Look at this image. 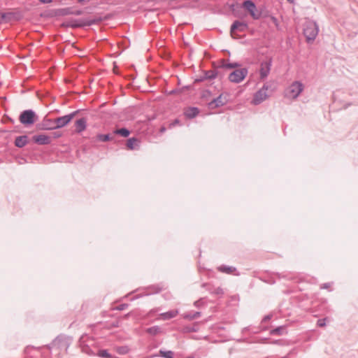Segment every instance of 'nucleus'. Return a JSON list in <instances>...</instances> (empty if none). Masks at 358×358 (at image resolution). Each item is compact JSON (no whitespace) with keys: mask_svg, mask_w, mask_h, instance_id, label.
Wrapping results in <instances>:
<instances>
[{"mask_svg":"<svg viewBox=\"0 0 358 358\" xmlns=\"http://www.w3.org/2000/svg\"><path fill=\"white\" fill-rule=\"evenodd\" d=\"M272 66V59L268 58L262 61L260 64L259 74L261 80L266 79L269 75L271 68Z\"/></svg>","mask_w":358,"mask_h":358,"instance_id":"7","label":"nucleus"},{"mask_svg":"<svg viewBox=\"0 0 358 358\" xmlns=\"http://www.w3.org/2000/svg\"><path fill=\"white\" fill-rule=\"evenodd\" d=\"M248 73V69L245 68L236 69L229 75V80L232 83H239L244 80Z\"/></svg>","mask_w":358,"mask_h":358,"instance_id":"4","label":"nucleus"},{"mask_svg":"<svg viewBox=\"0 0 358 358\" xmlns=\"http://www.w3.org/2000/svg\"><path fill=\"white\" fill-rule=\"evenodd\" d=\"M217 269L220 272L228 273V274H231V273H234V271H236V270L235 267L228 266H224V265H222V266H219Z\"/></svg>","mask_w":358,"mask_h":358,"instance_id":"18","label":"nucleus"},{"mask_svg":"<svg viewBox=\"0 0 358 358\" xmlns=\"http://www.w3.org/2000/svg\"><path fill=\"white\" fill-rule=\"evenodd\" d=\"M227 103L225 98H223V94H220L217 98L213 99L208 103L210 109H215L224 106Z\"/></svg>","mask_w":358,"mask_h":358,"instance_id":"9","label":"nucleus"},{"mask_svg":"<svg viewBox=\"0 0 358 358\" xmlns=\"http://www.w3.org/2000/svg\"><path fill=\"white\" fill-rule=\"evenodd\" d=\"M39 1L43 3H50L52 2V0H39Z\"/></svg>","mask_w":358,"mask_h":358,"instance_id":"34","label":"nucleus"},{"mask_svg":"<svg viewBox=\"0 0 358 358\" xmlns=\"http://www.w3.org/2000/svg\"><path fill=\"white\" fill-rule=\"evenodd\" d=\"M140 145V141L136 138H131L127 140V146L129 150L138 149Z\"/></svg>","mask_w":358,"mask_h":358,"instance_id":"15","label":"nucleus"},{"mask_svg":"<svg viewBox=\"0 0 358 358\" xmlns=\"http://www.w3.org/2000/svg\"><path fill=\"white\" fill-rule=\"evenodd\" d=\"M116 350L120 355H124L127 353L129 351L127 347H119L117 348Z\"/></svg>","mask_w":358,"mask_h":358,"instance_id":"27","label":"nucleus"},{"mask_svg":"<svg viewBox=\"0 0 358 358\" xmlns=\"http://www.w3.org/2000/svg\"><path fill=\"white\" fill-rule=\"evenodd\" d=\"M28 143V137L26 135L17 136L15 140V145L17 148H23Z\"/></svg>","mask_w":358,"mask_h":358,"instance_id":"14","label":"nucleus"},{"mask_svg":"<svg viewBox=\"0 0 358 358\" xmlns=\"http://www.w3.org/2000/svg\"><path fill=\"white\" fill-rule=\"evenodd\" d=\"M11 15V13H0V24L6 22Z\"/></svg>","mask_w":358,"mask_h":358,"instance_id":"24","label":"nucleus"},{"mask_svg":"<svg viewBox=\"0 0 358 358\" xmlns=\"http://www.w3.org/2000/svg\"><path fill=\"white\" fill-rule=\"evenodd\" d=\"M243 7L249 12L254 20H258L261 17L262 12L257 9L253 1L250 0L245 1Z\"/></svg>","mask_w":358,"mask_h":358,"instance_id":"6","label":"nucleus"},{"mask_svg":"<svg viewBox=\"0 0 358 358\" xmlns=\"http://www.w3.org/2000/svg\"><path fill=\"white\" fill-rule=\"evenodd\" d=\"M166 127H162L160 128V129H159V131H160L161 133H164V132H165V131H166Z\"/></svg>","mask_w":358,"mask_h":358,"instance_id":"36","label":"nucleus"},{"mask_svg":"<svg viewBox=\"0 0 358 358\" xmlns=\"http://www.w3.org/2000/svg\"><path fill=\"white\" fill-rule=\"evenodd\" d=\"M19 120L21 124L25 126H29L32 125L38 120V116L32 110H25L21 113Z\"/></svg>","mask_w":358,"mask_h":358,"instance_id":"2","label":"nucleus"},{"mask_svg":"<svg viewBox=\"0 0 358 358\" xmlns=\"http://www.w3.org/2000/svg\"><path fill=\"white\" fill-rule=\"evenodd\" d=\"M127 305H126V304L120 305V306L118 307V310H124V309L125 308V307H127Z\"/></svg>","mask_w":358,"mask_h":358,"instance_id":"35","label":"nucleus"},{"mask_svg":"<svg viewBox=\"0 0 358 358\" xmlns=\"http://www.w3.org/2000/svg\"><path fill=\"white\" fill-rule=\"evenodd\" d=\"M64 14H75L76 15H80L82 14V11L81 10H78L76 12H69V11H65L64 13Z\"/></svg>","mask_w":358,"mask_h":358,"instance_id":"31","label":"nucleus"},{"mask_svg":"<svg viewBox=\"0 0 358 358\" xmlns=\"http://www.w3.org/2000/svg\"><path fill=\"white\" fill-rule=\"evenodd\" d=\"M287 1L291 3V4H294V0H287Z\"/></svg>","mask_w":358,"mask_h":358,"instance_id":"38","label":"nucleus"},{"mask_svg":"<svg viewBox=\"0 0 358 358\" xmlns=\"http://www.w3.org/2000/svg\"><path fill=\"white\" fill-rule=\"evenodd\" d=\"M33 141L38 145H48L51 143V138L45 134H39L34 136Z\"/></svg>","mask_w":358,"mask_h":358,"instance_id":"12","label":"nucleus"},{"mask_svg":"<svg viewBox=\"0 0 358 358\" xmlns=\"http://www.w3.org/2000/svg\"><path fill=\"white\" fill-rule=\"evenodd\" d=\"M270 319V317L269 316H266L264 317V320H269Z\"/></svg>","mask_w":358,"mask_h":358,"instance_id":"40","label":"nucleus"},{"mask_svg":"<svg viewBox=\"0 0 358 358\" xmlns=\"http://www.w3.org/2000/svg\"><path fill=\"white\" fill-rule=\"evenodd\" d=\"M159 352V355L164 358H172V355H173V352L171 350L166 351L160 350Z\"/></svg>","mask_w":358,"mask_h":358,"instance_id":"23","label":"nucleus"},{"mask_svg":"<svg viewBox=\"0 0 358 358\" xmlns=\"http://www.w3.org/2000/svg\"><path fill=\"white\" fill-rule=\"evenodd\" d=\"M178 314V310H170V311H168L166 313H161L159 316L162 320H169V319L175 317Z\"/></svg>","mask_w":358,"mask_h":358,"instance_id":"16","label":"nucleus"},{"mask_svg":"<svg viewBox=\"0 0 358 358\" xmlns=\"http://www.w3.org/2000/svg\"><path fill=\"white\" fill-rule=\"evenodd\" d=\"M217 73L214 71H208L205 73V78L206 79H213L216 77Z\"/></svg>","mask_w":358,"mask_h":358,"instance_id":"26","label":"nucleus"},{"mask_svg":"<svg viewBox=\"0 0 358 358\" xmlns=\"http://www.w3.org/2000/svg\"><path fill=\"white\" fill-rule=\"evenodd\" d=\"M282 328L281 327H277L271 331V334L273 335H279L282 331Z\"/></svg>","mask_w":358,"mask_h":358,"instance_id":"28","label":"nucleus"},{"mask_svg":"<svg viewBox=\"0 0 358 358\" xmlns=\"http://www.w3.org/2000/svg\"><path fill=\"white\" fill-rule=\"evenodd\" d=\"M268 90V86L267 85H264L263 87L254 94L252 103L254 105H259L265 101L268 97V95L266 93Z\"/></svg>","mask_w":358,"mask_h":358,"instance_id":"5","label":"nucleus"},{"mask_svg":"<svg viewBox=\"0 0 358 358\" xmlns=\"http://www.w3.org/2000/svg\"><path fill=\"white\" fill-rule=\"evenodd\" d=\"M93 23H94V22H90L88 24H89V25H91V24H93Z\"/></svg>","mask_w":358,"mask_h":358,"instance_id":"41","label":"nucleus"},{"mask_svg":"<svg viewBox=\"0 0 358 358\" xmlns=\"http://www.w3.org/2000/svg\"><path fill=\"white\" fill-rule=\"evenodd\" d=\"M222 66L227 69H234L241 66V64L237 62L229 63L223 61Z\"/></svg>","mask_w":358,"mask_h":358,"instance_id":"20","label":"nucleus"},{"mask_svg":"<svg viewBox=\"0 0 358 358\" xmlns=\"http://www.w3.org/2000/svg\"><path fill=\"white\" fill-rule=\"evenodd\" d=\"M97 138L102 142H106L111 139L109 134H99L97 135Z\"/></svg>","mask_w":358,"mask_h":358,"instance_id":"25","label":"nucleus"},{"mask_svg":"<svg viewBox=\"0 0 358 358\" xmlns=\"http://www.w3.org/2000/svg\"><path fill=\"white\" fill-rule=\"evenodd\" d=\"M115 134H119L122 136H124V137H127L129 136L130 134V131L126 129V128H121V129H116L115 131H114Z\"/></svg>","mask_w":358,"mask_h":358,"instance_id":"19","label":"nucleus"},{"mask_svg":"<svg viewBox=\"0 0 358 358\" xmlns=\"http://www.w3.org/2000/svg\"><path fill=\"white\" fill-rule=\"evenodd\" d=\"M248 29V24L243 22L236 20L231 26L230 32L233 35L236 31H244Z\"/></svg>","mask_w":358,"mask_h":358,"instance_id":"10","label":"nucleus"},{"mask_svg":"<svg viewBox=\"0 0 358 358\" xmlns=\"http://www.w3.org/2000/svg\"><path fill=\"white\" fill-rule=\"evenodd\" d=\"M37 127L39 129L41 130H50L56 129L55 120L45 118L41 123H39Z\"/></svg>","mask_w":358,"mask_h":358,"instance_id":"11","label":"nucleus"},{"mask_svg":"<svg viewBox=\"0 0 358 358\" xmlns=\"http://www.w3.org/2000/svg\"><path fill=\"white\" fill-rule=\"evenodd\" d=\"M77 111L73 112L69 115L59 117L55 120V127L56 129L62 128L66 125H67L71 120L75 117Z\"/></svg>","mask_w":358,"mask_h":358,"instance_id":"8","label":"nucleus"},{"mask_svg":"<svg viewBox=\"0 0 358 358\" xmlns=\"http://www.w3.org/2000/svg\"><path fill=\"white\" fill-rule=\"evenodd\" d=\"M201 303H202L201 300H198L194 302V305L196 307H199L201 305Z\"/></svg>","mask_w":358,"mask_h":358,"instance_id":"33","label":"nucleus"},{"mask_svg":"<svg viewBox=\"0 0 358 358\" xmlns=\"http://www.w3.org/2000/svg\"><path fill=\"white\" fill-rule=\"evenodd\" d=\"M179 124V121L178 120H175L173 122H171L170 124H169V127L171 128L173 127H174L175 125L176 124Z\"/></svg>","mask_w":358,"mask_h":358,"instance_id":"32","label":"nucleus"},{"mask_svg":"<svg viewBox=\"0 0 358 358\" xmlns=\"http://www.w3.org/2000/svg\"><path fill=\"white\" fill-rule=\"evenodd\" d=\"M66 26H67V27H73V28H75V27H81L82 25H81V24H77V23L68 22V23L66 24Z\"/></svg>","mask_w":358,"mask_h":358,"instance_id":"30","label":"nucleus"},{"mask_svg":"<svg viewBox=\"0 0 358 358\" xmlns=\"http://www.w3.org/2000/svg\"><path fill=\"white\" fill-rule=\"evenodd\" d=\"M200 315H201V313L200 312H195V313H194L192 314V313L185 314L183 315V317L185 319H187V320H192L198 318L199 317H200Z\"/></svg>","mask_w":358,"mask_h":358,"instance_id":"21","label":"nucleus"},{"mask_svg":"<svg viewBox=\"0 0 358 358\" xmlns=\"http://www.w3.org/2000/svg\"><path fill=\"white\" fill-rule=\"evenodd\" d=\"M60 136H61V134H57V133H55V134H54V138H58V137H59Z\"/></svg>","mask_w":358,"mask_h":358,"instance_id":"37","label":"nucleus"},{"mask_svg":"<svg viewBox=\"0 0 358 358\" xmlns=\"http://www.w3.org/2000/svg\"><path fill=\"white\" fill-rule=\"evenodd\" d=\"M303 90V85L299 81H294L287 89L285 96L287 98L295 99Z\"/></svg>","mask_w":358,"mask_h":358,"instance_id":"3","label":"nucleus"},{"mask_svg":"<svg viewBox=\"0 0 358 358\" xmlns=\"http://www.w3.org/2000/svg\"><path fill=\"white\" fill-rule=\"evenodd\" d=\"M199 113V110L196 107L189 108L185 111V115L188 118L196 117Z\"/></svg>","mask_w":358,"mask_h":358,"instance_id":"17","label":"nucleus"},{"mask_svg":"<svg viewBox=\"0 0 358 358\" xmlns=\"http://www.w3.org/2000/svg\"><path fill=\"white\" fill-rule=\"evenodd\" d=\"M319 27L317 24L312 20L307 21L304 24L303 34L307 42L313 41L318 34Z\"/></svg>","mask_w":358,"mask_h":358,"instance_id":"1","label":"nucleus"},{"mask_svg":"<svg viewBox=\"0 0 358 358\" xmlns=\"http://www.w3.org/2000/svg\"><path fill=\"white\" fill-rule=\"evenodd\" d=\"M326 319H320L317 320V325L320 327H324L326 325Z\"/></svg>","mask_w":358,"mask_h":358,"instance_id":"29","label":"nucleus"},{"mask_svg":"<svg viewBox=\"0 0 358 358\" xmlns=\"http://www.w3.org/2000/svg\"><path fill=\"white\" fill-rule=\"evenodd\" d=\"M146 331L151 335H157L161 331V329L158 326H155L148 328Z\"/></svg>","mask_w":358,"mask_h":358,"instance_id":"22","label":"nucleus"},{"mask_svg":"<svg viewBox=\"0 0 358 358\" xmlns=\"http://www.w3.org/2000/svg\"><path fill=\"white\" fill-rule=\"evenodd\" d=\"M75 127H76V133H81L84 130H85L87 127V120L85 117H82L75 122Z\"/></svg>","mask_w":358,"mask_h":358,"instance_id":"13","label":"nucleus"},{"mask_svg":"<svg viewBox=\"0 0 358 358\" xmlns=\"http://www.w3.org/2000/svg\"><path fill=\"white\" fill-rule=\"evenodd\" d=\"M271 19L274 23L277 22V19L275 17H273Z\"/></svg>","mask_w":358,"mask_h":358,"instance_id":"39","label":"nucleus"}]
</instances>
